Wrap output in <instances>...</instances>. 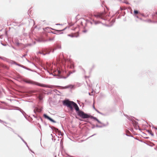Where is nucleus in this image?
I'll return each mask as SVG.
<instances>
[{
	"instance_id": "21",
	"label": "nucleus",
	"mask_w": 157,
	"mask_h": 157,
	"mask_svg": "<svg viewBox=\"0 0 157 157\" xmlns=\"http://www.w3.org/2000/svg\"><path fill=\"white\" fill-rule=\"evenodd\" d=\"M14 63L15 64L18 66H19L21 67H22V65H21V64H17V63L16 62H14Z\"/></svg>"
},
{
	"instance_id": "46",
	"label": "nucleus",
	"mask_w": 157,
	"mask_h": 157,
	"mask_svg": "<svg viewBox=\"0 0 157 157\" xmlns=\"http://www.w3.org/2000/svg\"><path fill=\"white\" fill-rule=\"evenodd\" d=\"M89 95H92V94H91L90 93H89Z\"/></svg>"
},
{
	"instance_id": "51",
	"label": "nucleus",
	"mask_w": 157,
	"mask_h": 157,
	"mask_svg": "<svg viewBox=\"0 0 157 157\" xmlns=\"http://www.w3.org/2000/svg\"><path fill=\"white\" fill-rule=\"evenodd\" d=\"M34 112L35 113H36L35 111V109L34 110Z\"/></svg>"
},
{
	"instance_id": "49",
	"label": "nucleus",
	"mask_w": 157,
	"mask_h": 157,
	"mask_svg": "<svg viewBox=\"0 0 157 157\" xmlns=\"http://www.w3.org/2000/svg\"><path fill=\"white\" fill-rule=\"evenodd\" d=\"M139 19L140 20H142V19L141 18H139Z\"/></svg>"
},
{
	"instance_id": "48",
	"label": "nucleus",
	"mask_w": 157,
	"mask_h": 157,
	"mask_svg": "<svg viewBox=\"0 0 157 157\" xmlns=\"http://www.w3.org/2000/svg\"><path fill=\"white\" fill-rule=\"evenodd\" d=\"M126 135L128 136H129L127 134H125Z\"/></svg>"
},
{
	"instance_id": "2",
	"label": "nucleus",
	"mask_w": 157,
	"mask_h": 157,
	"mask_svg": "<svg viewBox=\"0 0 157 157\" xmlns=\"http://www.w3.org/2000/svg\"><path fill=\"white\" fill-rule=\"evenodd\" d=\"M58 74L57 75L55 74L53 75L54 76H58V78H66L68 77L71 74H72V72H69V74H67V76H65V75L66 74V72L63 71H60V70H58L57 71Z\"/></svg>"
},
{
	"instance_id": "33",
	"label": "nucleus",
	"mask_w": 157,
	"mask_h": 157,
	"mask_svg": "<svg viewBox=\"0 0 157 157\" xmlns=\"http://www.w3.org/2000/svg\"><path fill=\"white\" fill-rule=\"evenodd\" d=\"M124 2L125 3L127 4H129V3L128 2Z\"/></svg>"
},
{
	"instance_id": "7",
	"label": "nucleus",
	"mask_w": 157,
	"mask_h": 157,
	"mask_svg": "<svg viewBox=\"0 0 157 157\" xmlns=\"http://www.w3.org/2000/svg\"><path fill=\"white\" fill-rule=\"evenodd\" d=\"M89 117H88V118H90L91 119H94V120L96 121H97L98 123L99 124H103L96 117H95L94 116H93L91 115H89Z\"/></svg>"
},
{
	"instance_id": "4",
	"label": "nucleus",
	"mask_w": 157,
	"mask_h": 157,
	"mask_svg": "<svg viewBox=\"0 0 157 157\" xmlns=\"http://www.w3.org/2000/svg\"><path fill=\"white\" fill-rule=\"evenodd\" d=\"M124 116L127 117V118L132 122V123L133 124L134 126L136 128V129H137V127H139L138 126V123L136 121H135L133 119L134 117L131 116L128 117L126 115H124Z\"/></svg>"
},
{
	"instance_id": "44",
	"label": "nucleus",
	"mask_w": 157,
	"mask_h": 157,
	"mask_svg": "<svg viewBox=\"0 0 157 157\" xmlns=\"http://www.w3.org/2000/svg\"><path fill=\"white\" fill-rule=\"evenodd\" d=\"M136 17H137V18H139V17H138V16H136Z\"/></svg>"
},
{
	"instance_id": "57",
	"label": "nucleus",
	"mask_w": 157,
	"mask_h": 157,
	"mask_svg": "<svg viewBox=\"0 0 157 157\" xmlns=\"http://www.w3.org/2000/svg\"><path fill=\"white\" fill-rule=\"evenodd\" d=\"M156 14H157V12L156 13Z\"/></svg>"
},
{
	"instance_id": "52",
	"label": "nucleus",
	"mask_w": 157,
	"mask_h": 157,
	"mask_svg": "<svg viewBox=\"0 0 157 157\" xmlns=\"http://www.w3.org/2000/svg\"><path fill=\"white\" fill-rule=\"evenodd\" d=\"M154 128H155L157 130V128H155V127H154Z\"/></svg>"
},
{
	"instance_id": "9",
	"label": "nucleus",
	"mask_w": 157,
	"mask_h": 157,
	"mask_svg": "<svg viewBox=\"0 0 157 157\" xmlns=\"http://www.w3.org/2000/svg\"><path fill=\"white\" fill-rule=\"evenodd\" d=\"M93 22H92L91 21L90 22V23L91 24H93L94 23L95 25H97L98 24L101 23V22L100 21H96V20H93Z\"/></svg>"
},
{
	"instance_id": "56",
	"label": "nucleus",
	"mask_w": 157,
	"mask_h": 157,
	"mask_svg": "<svg viewBox=\"0 0 157 157\" xmlns=\"http://www.w3.org/2000/svg\"><path fill=\"white\" fill-rule=\"evenodd\" d=\"M92 128H94V127H92Z\"/></svg>"
},
{
	"instance_id": "32",
	"label": "nucleus",
	"mask_w": 157,
	"mask_h": 157,
	"mask_svg": "<svg viewBox=\"0 0 157 157\" xmlns=\"http://www.w3.org/2000/svg\"><path fill=\"white\" fill-rule=\"evenodd\" d=\"M147 21L148 22H151V20L150 19H149L147 21Z\"/></svg>"
},
{
	"instance_id": "55",
	"label": "nucleus",
	"mask_w": 157,
	"mask_h": 157,
	"mask_svg": "<svg viewBox=\"0 0 157 157\" xmlns=\"http://www.w3.org/2000/svg\"><path fill=\"white\" fill-rule=\"evenodd\" d=\"M33 116L35 117H35V116L34 115H33Z\"/></svg>"
},
{
	"instance_id": "26",
	"label": "nucleus",
	"mask_w": 157,
	"mask_h": 157,
	"mask_svg": "<svg viewBox=\"0 0 157 157\" xmlns=\"http://www.w3.org/2000/svg\"><path fill=\"white\" fill-rule=\"evenodd\" d=\"M54 38H50L48 40L49 41H52V40H54Z\"/></svg>"
},
{
	"instance_id": "23",
	"label": "nucleus",
	"mask_w": 157,
	"mask_h": 157,
	"mask_svg": "<svg viewBox=\"0 0 157 157\" xmlns=\"http://www.w3.org/2000/svg\"><path fill=\"white\" fill-rule=\"evenodd\" d=\"M141 15H142L143 17H147L148 16V15H145L143 13H141Z\"/></svg>"
},
{
	"instance_id": "42",
	"label": "nucleus",
	"mask_w": 157,
	"mask_h": 157,
	"mask_svg": "<svg viewBox=\"0 0 157 157\" xmlns=\"http://www.w3.org/2000/svg\"><path fill=\"white\" fill-rule=\"evenodd\" d=\"M21 139V138H22L21 136H20L19 135H17Z\"/></svg>"
},
{
	"instance_id": "54",
	"label": "nucleus",
	"mask_w": 157,
	"mask_h": 157,
	"mask_svg": "<svg viewBox=\"0 0 157 157\" xmlns=\"http://www.w3.org/2000/svg\"><path fill=\"white\" fill-rule=\"evenodd\" d=\"M57 25H60V24H57Z\"/></svg>"
},
{
	"instance_id": "35",
	"label": "nucleus",
	"mask_w": 157,
	"mask_h": 157,
	"mask_svg": "<svg viewBox=\"0 0 157 157\" xmlns=\"http://www.w3.org/2000/svg\"><path fill=\"white\" fill-rule=\"evenodd\" d=\"M27 55V54H25L23 55L22 56V58L23 57H25V56H26Z\"/></svg>"
},
{
	"instance_id": "34",
	"label": "nucleus",
	"mask_w": 157,
	"mask_h": 157,
	"mask_svg": "<svg viewBox=\"0 0 157 157\" xmlns=\"http://www.w3.org/2000/svg\"><path fill=\"white\" fill-rule=\"evenodd\" d=\"M23 141V142L25 143V141L24 140V139L22 138H21V139Z\"/></svg>"
},
{
	"instance_id": "41",
	"label": "nucleus",
	"mask_w": 157,
	"mask_h": 157,
	"mask_svg": "<svg viewBox=\"0 0 157 157\" xmlns=\"http://www.w3.org/2000/svg\"><path fill=\"white\" fill-rule=\"evenodd\" d=\"M21 139V138H22L21 136H20L19 135H17Z\"/></svg>"
},
{
	"instance_id": "45",
	"label": "nucleus",
	"mask_w": 157,
	"mask_h": 157,
	"mask_svg": "<svg viewBox=\"0 0 157 157\" xmlns=\"http://www.w3.org/2000/svg\"><path fill=\"white\" fill-rule=\"evenodd\" d=\"M38 124L39 125V128H41V127L40 125V124Z\"/></svg>"
},
{
	"instance_id": "29",
	"label": "nucleus",
	"mask_w": 157,
	"mask_h": 157,
	"mask_svg": "<svg viewBox=\"0 0 157 157\" xmlns=\"http://www.w3.org/2000/svg\"><path fill=\"white\" fill-rule=\"evenodd\" d=\"M36 110L38 112H40L41 111V109H40V110H39V109L38 108H36Z\"/></svg>"
},
{
	"instance_id": "28",
	"label": "nucleus",
	"mask_w": 157,
	"mask_h": 157,
	"mask_svg": "<svg viewBox=\"0 0 157 157\" xmlns=\"http://www.w3.org/2000/svg\"><path fill=\"white\" fill-rule=\"evenodd\" d=\"M48 125H49V127L50 128H51V129H52V130H53L54 129L53 127H52V126H50V125L49 124Z\"/></svg>"
},
{
	"instance_id": "16",
	"label": "nucleus",
	"mask_w": 157,
	"mask_h": 157,
	"mask_svg": "<svg viewBox=\"0 0 157 157\" xmlns=\"http://www.w3.org/2000/svg\"><path fill=\"white\" fill-rule=\"evenodd\" d=\"M51 52V50H50L49 51H48L45 53H44L42 52H39L38 53H39L40 54H41L42 55H45L46 54H49Z\"/></svg>"
},
{
	"instance_id": "14",
	"label": "nucleus",
	"mask_w": 157,
	"mask_h": 157,
	"mask_svg": "<svg viewBox=\"0 0 157 157\" xmlns=\"http://www.w3.org/2000/svg\"><path fill=\"white\" fill-rule=\"evenodd\" d=\"M61 47L59 45H57L56 48H54L53 50H52V49H51V51H52V52H54V51L56 49H61Z\"/></svg>"
},
{
	"instance_id": "8",
	"label": "nucleus",
	"mask_w": 157,
	"mask_h": 157,
	"mask_svg": "<svg viewBox=\"0 0 157 157\" xmlns=\"http://www.w3.org/2000/svg\"><path fill=\"white\" fill-rule=\"evenodd\" d=\"M37 85L40 86L46 87L48 88H52L53 86L52 85H46L45 84H40V83H38V84H37Z\"/></svg>"
},
{
	"instance_id": "20",
	"label": "nucleus",
	"mask_w": 157,
	"mask_h": 157,
	"mask_svg": "<svg viewBox=\"0 0 157 157\" xmlns=\"http://www.w3.org/2000/svg\"><path fill=\"white\" fill-rule=\"evenodd\" d=\"M26 145V146L28 148L29 150L30 151L32 152L33 153H34V152L32 151L31 149H30V148H29L27 143L25 142V143H24Z\"/></svg>"
},
{
	"instance_id": "59",
	"label": "nucleus",
	"mask_w": 157,
	"mask_h": 157,
	"mask_svg": "<svg viewBox=\"0 0 157 157\" xmlns=\"http://www.w3.org/2000/svg\"><path fill=\"white\" fill-rule=\"evenodd\" d=\"M1 58V57L0 56V58Z\"/></svg>"
},
{
	"instance_id": "27",
	"label": "nucleus",
	"mask_w": 157,
	"mask_h": 157,
	"mask_svg": "<svg viewBox=\"0 0 157 157\" xmlns=\"http://www.w3.org/2000/svg\"><path fill=\"white\" fill-rule=\"evenodd\" d=\"M95 110L98 113L102 114V113H101L100 112L98 109H96Z\"/></svg>"
},
{
	"instance_id": "31",
	"label": "nucleus",
	"mask_w": 157,
	"mask_h": 157,
	"mask_svg": "<svg viewBox=\"0 0 157 157\" xmlns=\"http://www.w3.org/2000/svg\"><path fill=\"white\" fill-rule=\"evenodd\" d=\"M0 122L1 123H6V122L1 120V119H0Z\"/></svg>"
},
{
	"instance_id": "40",
	"label": "nucleus",
	"mask_w": 157,
	"mask_h": 157,
	"mask_svg": "<svg viewBox=\"0 0 157 157\" xmlns=\"http://www.w3.org/2000/svg\"><path fill=\"white\" fill-rule=\"evenodd\" d=\"M58 91L59 93H60V92L59 91H58V90H55V91Z\"/></svg>"
},
{
	"instance_id": "50",
	"label": "nucleus",
	"mask_w": 157,
	"mask_h": 157,
	"mask_svg": "<svg viewBox=\"0 0 157 157\" xmlns=\"http://www.w3.org/2000/svg\"><path fill=\"white\" fill-rule=\"evenodd\" d=\"M12 48H13L15 49V48H14V47H13V46H12Z\"/></svg>"
},
{
	"instance_id": "18",
	"label": "nucleus",
	"mask_w": 157,
	"mask_h": 157,
	"mask_svg": "<svg viewBox=\"0 0 157 157\" xmlns=\"http://www.w3.org/2000/svg\"><path fill=\"white\" fill-rule=\"evenodd\" d=\"M147 131L150 134L151 136H154V134L152 132V131L151 130H147Z\"/></svg>"
},
{
	"instance_id": "43",
	"label": "nucleus",
	"mask_w": 157,
	"mask_h": 157,
	"mask_svg": "<svg viewBox=\"0 0 157 157\" xmlns=\"http://www.w3.org/2000/svg\"><path fill=\"white\" fill-rule=\"evenodd\" d=\"M86 30H84L83 31V32L84 33H86Z\"/></svg>"
},
{
	"instance_id": "3",
	"label": "nucleus",
	"mask_w": 157,
	"mask_h": 157,
	"mask_svg": "<svg viewBox=\"0 0 157 157\" xmlns=\"http://www.w3.org/2000/svg\"><path fill=\"white\" fill-rule=\"evenodd\" d=\"M108 16H109L108 14L106 13L105 11L94 15V16L97 19H101L105 20L107 19L106 18Z\"/></svg>"
},
{
	"instance_id": "19",
	"label": "nucleus",
	"mask_w": 157,
	"mask_h": 157,
	"mask_svg": "<svg viewBox=\"0 0 157 157\" xmlns=\"http://www.w3.org/2000/svg\"><path fill=\"white\" fill-rule=\"evenodd\" d=\"M22 67L25 69H26V70H29V71H32L31 70V69H30V68H28L25 66H24L23 65L22 66Z\"/></svg>"
},
{
	"instance_id": "39",
	"label": "nucleus",
	"mask_w": 157,
	"mask_h": 157,
	"mask_svg": "<svg viewBox=\"0 0 157 157\" xmlns=\"http://www.w3.org/2000/svg\"><path fill=\"white\" fill-rule=\"evenodd\" d=\"M96 135V134H94L93 135H92L91 136H90V137H92V136H94V135Z\"/></svg>"
},
{
	"instance_id": "24",
	"label": "nucleus",
	"mask_w": 157,
	"mask_h": 157,
	"mask_svg": "<svg viewBox=\"0 0 157 157\" xmlns=\"http://www.w3.org/2000/svg\"><path fill=\"white\" fill-rule=\"evenodd\" d=\"M38 98L40 100H41L42 99V97L41 95H40L38 97Z\"/></svg>"
},
{
	"instance_id": "22",
	"label": "nucleus",
	"mask_w": 157,
	"mask_h": 157,
	"mask_svg": "<svg viewBox=\"0 0 157 157\" xmlns=\"http://www.w3.org/2000/svg\"><path fill=\"white\" fill-rule=\"evenodd\" d=\"M139 13V12L138 10H134V13L135 14H137Z\"/></svg>"
},
{
	"instance_id": "30",
	"label": "nucleus",
	"mask_w": 157,
	"mask_h": 157,
	"mask_svg": "<svg viewBox=\"0 0 157 157\" xmlns=\"http://www.w3.org/2000/svg\"><path fill=\"white\" fill-rule=\"evenodd\" d=\"M43 123L44 124V125L46 126H47L48 125V124H47V123L45 121L43 122Z\"/></svg>"
},
{
	"instance_id": "13",
	"label": "nucleus",
	"mask_w": 157,
	"mask_h": 157,
	"mask_svg": "<svg viewBox=\"0 0 157 157\" xmlns=\"http://www.w3.org/2000/svg\"><path fill=\"white\" fill-rule=\"evenodd\" d=\"M68 36H71L72 37H77L79 36V35L78 34H68Z\"/></svg>"
},
{
	"instance_id": "36",
	"label": "nucleus",
	"mask_w": 157,
	"mask_h": 157,
	"mask_svg": "<svg viewBox=\"0 0 157 157\" xmlns=\"http://www.w3.org/2000/svg\"><path fill=\"white\" fill-rule=\"evenodd\" d=\"M93 109H94L95 110L96 109L95 108V107H94V105H93Z\"/></svg>"
},
{
	"instance_id": "12",
	"label": "nucleus",
	"mask_w": 157,
	"mask_h": 157,
	"mask_svg": "<svg viewBox=\"0 0 157 157\" xmlns=\"http://www.w3.org/2000/svg\"><path fill=\"white\" fill-rule=\"evenodd\" d=\"M20 111L23 114L25 118L27 119L28 120L27 118V114L25 113V112L23 111L21 109L20 110Z\"/></svg>"
},
{
	"instance_id": "53",
	"label": "nucleus",
	"mask_w": 157,
	"mask_h": 157,
	"mask_svg": "<svg viewBox=\"0 0 157 157\" xmlns=\"http://www.w3.org/2000/svg\"><path fill=\"white\" fill-rule=\"evenodd\" d=\"M12 131H13V132H14L13 130L12 129Z\"/></svg>"
},
{
	"instance_id": "58",
	"label": "nucleus",
	"mask_w": 157,
	"mask_h": 157,
	"mask_svg": "<svg viewBox=\"0 0 157 157\" xmlns=\"http://www.w3.org/2000/svg\"><path fill=\"white\" fill-rule=\"evenodd\" d=\"M77 101L78 102V101Z\"/></svg>"
},
{
	"instance_id": "25",
	"label": "nucleus",
	"mask_w": 157,
	"mask_h": 157,
	"mask_svg": "<svg viewBox=\"0 0 157 157\" xmlns=\"http://www.w3.org/2000/svg\"><path fill=\"white\" fill-rule=\"evenodd\" d=\"M44 69L45 71H46L48 73H49L50 74H52V75H53L52 73L51 74L50 73H49L48 71L46 69L45 67H44Z\"/></svg>"
},
{
	"instance_id": "5",
	"label": "nucleus",
	"mask_w": 157,
	"mask_h": 157,
	"mask_svg": "<svg viewBox=\"0 0 157 157\" xmlns=\"http://www.w3.org/2000/svg\"><path fill=\"white\" fill-rule=\"evenodd\" d=\"M43 117L47 119L48 120H49L50 121H51L53 123H56V121L53 120V119H52L50 117H49L46 114H43Z\"/></svg>"
},
{
	"instance_id": "37",
	"label": "nucleus",
	"mask_w": 157,
	"mask_h": 157,
	"mask_svg": "<svg viewBox=\"0 0 157 157\" xmlns=\"http://www.w3.org/2000/svg\"><path fill=\"white\" fill-rule=\"evenodd\" d=\"M1 44H2L4 46H6V44H3L2 43H1Z\"/></svg>"
},
{
	"instance_id": "6",
	"label": "nucleus",
	"mask_w": 157,
	"mask_h": 157,
	"mask_svg": "<svg viewBox=\"0 0 157 157\" xmlns=\"http://www.w3.org/2000/svg\"><path fill=\"white\" fill-rule=\"evenodd\" d=\"M66 29H67V27H65V28H64V29H62V30H55V31L54 32H52L51 33H52L53 34H62L63 33V32H62L61 33H60V32Z\"/></svg>"
},
{
	"instance_id": "47",
	"label": "nucleus",
	"mask_w": 157,
	"mask_h": 157,
	"mask_svg": "<svg viewBox=\"0 0 157 157\" xmlns=\"http://www.w3.org/2000/svg\"><path fill=\"white\" fill-rule=\"evenodd\" d=\"M40 118V120H41V121L42 122H43V120H42V119L41 118Z\"/></svg>"
},
{
	"instance_id": "10",
	"label": "nucleus",
	"mask_w": 157,
	"mask_h": 157,
	"mask_svg": "<svg viewBox=\"0 0 157 157\" xmlns=\"http://www.w3.org/2000/svg\"><path fill=\"white\" fill-rule=\"evenodd\" d=\"M108 124H109L107 122V124H102V125H99L98 124H96V127H98V128H102V127H105L106 126H107L108 125Z\"/></svg>"
},
{
	"instance_id": "11",
	"label": "nucleus",
	"mask_w": 157,
	"mask_h": 157,
	"mask_svg": "<svg viewBox=\"0 0 157 157\" xmlns=\"http://www.w3.org/2000/svg\"><path fill=\"white\" fill-rule=\"evenodd\" d=\"M14 44L16 45L18 47L19 46L20 43L18 42V40L17 39H15L14 41Z\"/></svg>"
},
{
	"instance_id": "17",
	"label": "nucleus",
	"mask_w": 157,
	"mask_h": 157,
	"mask_svg": "<svg viewBox=\"0 0 157 157\" xmlns=\"http://www.w3.org/2000/svg\"><path fill=\"white\" fill-rule=\"evenodd\" d=\"M54 129L56 132H58V134L59 135H60V134L61 133V132L59 131L58 129L55 128L53 127Z\"/></svg>"
},
{
	"instance_id": "1",
	"label": "nucleus",
	"mask_w": 157,
	"mask_h": 157,
	"mask_svg": "<svg viewBox=\"0 0 157 157\" xmlns=\"http://www.w3.org/2000/svg\"><path fill=\"white\" fill-rule=\"evenodd\" d=\"M63 103L64 105L69 108L71 111L73 110V106L74 107L78 115L82 118L83 119L88 118V117H89L88 114L85 113L82 111L80 110L77 105L74 101L67 100L63 101Z\"/></svg>"
},
{
	"instance_id": "15",
	"label": "nucleus",
	"mask_w": 157,
	"mask_h": 157,
	"mask_svg": "<svg viewBox=\"0 0 157 157\" xmlns=\"http://www.w3.org/2000/svg\"><path fill=\"white\" fill-rule=\"evenodd\" d=\"M74 87V86L72 85H70L68 86H66L64 87V88L66 89L68 88H71V89L72 88Z\"/></svg>"
},
{
	"instance_id": "38",
	"label": "nucleus",
	"mask_w": 157,
	"mask_h": 157,
	"mask_svg": "<svg viewBox=\"0 0 157 157\" xmlns=\"http://www.w3.org/2000/svg\"><path fill=\"white\" fill-rule=\"evenodd\" d=\"M75 72V71H73L72 72H72V73H74Z\"/></svg>"
}]
</instances>
